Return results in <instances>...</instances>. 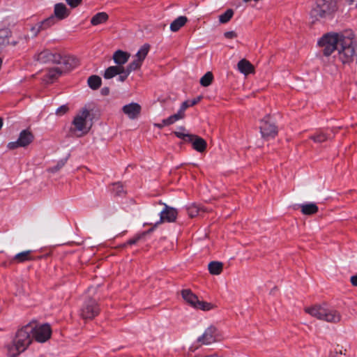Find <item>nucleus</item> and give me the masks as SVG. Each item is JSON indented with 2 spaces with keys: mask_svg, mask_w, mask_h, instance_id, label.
Returning a JSON list of instances; mask_svg holds the SVG:
<instances>
[{
  "mask_svg": "<svg viewBox=\"0 0 357 357\" xmlns=\"http://www.w3.org/2000/svg\"><path fill=\"white\" fill-rule=\"evenodd\" d=\"M33 330L31 324H29L17 330L13 342L7 345L9 356L16 357L27 349L33 340L31 335Z\"/></svg>",
  "mask_w": 357,
  "mask_h": 357,
  "instance_id": "obj_1",
  "label": "nucleus"
},
{
  "mask_svg": "<svg viewBox=\"0 0 357 357\" xmlns=\"http://www.w3.org/2000/svg\"><path fill=\"white\" fill-rule=\"evenodd\" d=\"M342 40V43H340L337 49L338 59L343 64H349L354 61L356 56V47L357 45L353 32L347 31V36Z\"/></svg>",
  "mask_w": 357,
  "mask_h": 357,
  "instance_id": "obj_2",
  "label": "nucleus"
},
{
  "mask_svg": "<svg viewBox=\"0 0 357 357\" xmlns=\"http://www.w3.org/2000/svg\"><path fill=\"white\" fill-rule=\"evenodd\" d=\"M347 36V31L344 33L331 32L324 34L318 41V45L321 47L323 54L326 56L331 55L335 51L337 50L340 43Z\"/></svg>",
  "mask_w": 357,
  "mask_h": 357,
  "instance_id": "obj_3",
  "label": "nucleus"
},
{
  "mask_svg": "<svg viewBox=\"0 0 357 357\" xmlns=\"http://www.w3.org/2000/svg\"><path fill=\"white\" fill-rule=\"evenodd\" d=\"M305 312L319 320L327 322L338 323L341 320V314L337 310L328 309L321 305H315L306 307Z\"/></svg>",
  "mask_w": 357,
  "mask_h": 357,
  "instance_id": "obj_4",
  "label": "nucleus"
},
{
  "mask_svg": "<svg viewBox=\"0 0 357 357\" xmlns=\"http://www.w3.org/2000/svg\"><path fill=\"white\" fill-rule=\"evenodd\" d=\"M339 0H317L316 6L311 10V16L316 20L327 17L337 10Z\"/></svg>",
  "mask_w": 357,
  "mask_h": 357,
  "instance_id": "obj_5",
  "label": "nucleus"
},
{
  "mask_svg": "<svg viewBox=\"0 0 357 357\" xmlns=\"http://www.w3.org/2000/svg\"><path fill=\"white\" fill-rule=\"evenodd\" d=\"M89 114L90 113L88 109H83L75 116L72 122L73 127L70 128V130L74 132L76 136L82 137L89 132L90 128L86 125V119Z\"/></svg>",
  "mask_w": 357,
  "mask_h": 357,
  "instance_id": "obj_6",
  "label": "nucleus"
},
{
  "mask_svg": "<svg viewBox=\"0 0 357 357\" xmlns=\"http://www.w3.org/2000/svg\"><path fill=\"white\" fill-rule=\"evenodd\" d=\"M29 324H31L32 328H33L31 335L33 339H35L36 341L43 343L50 338L52 330L50 324L38 325L35 321L29 322Z\"/></svg>",
  "mask_w": 357,
  "mask_h": 357,
  "instance_id": "obj_7",
  "label": "nucleus"
},
{
  "mask_svg": "<svg viewBox=\"0 0 357 357\" xmlns=\"http://www.w3.org/2000/svg\"><path fill=\"white\" fill-rule=\"evenodd\" d=\"M100 312V307L96 301L91 298H86L81 309L80 316L84 319H92Z\"/></svg>",
  "mask_w": 357,
  "mask_h": 357,
  "instance_id": "obj_8",
  "label": "nucleus"
},
{
  "mask_svg": "<svg viewBox=\"0 0 357 357\" xmlns=\"http://www.w3.org/2000/svg\"><path fill=\"white\" fill-rule=\"evenodd\" d=\"M33 135L28 130H23L20 132L18 139L15 142H10L7 144L10 150H14L19 147H26L33 140Z\"/></svg>",
  "mask_w": 357,
  "mask_h": 357,
  "instance_id": "obj_9",
  "label": "nucleus"
},
{
  "mask_svg": "<svg viewBox=\"0 0 357 357\" xmlns=\"http://www.w3.org/2000/svg\"><path fill=\"white\" fill-rule=\"evenodd\" d=\"M219 340H220V335L214 326L208 327L204 333L197 338V342L204 345H208Z\"/></svg>",
  "mask_w": 357,
  "mask_h": 357,
  "instance_id": "obj_10",
  "label": "nucleus"
},
{
  "mask_svg": "<svg viewBox=\"0 0 357 357\" xmlns=\"http://www.w3.org/2000/svg\"><path fill=\"white\" fill-rule=\"evenodd\" d=\"M34 59L40 63H56L61 61V54L52 52L49 50H44L34 56Z\"/></svg>",
  "mask_w": 357,
  "mask_h": 357,
  "instance_id": "obj_11",
  "label": "nucleus"
},
{
  "mask_svg": "<svg viewBox=\"0 0 357 357\" xmlns=\"http://www.w3.org/2000/svg\"><path fill=\"white\" fill-rule=\"evenodd\" d=\"M260 132L264 138L275 137L277 135V127L271 121L269 116L261 121Z\"/></svg>",
  "mask_w": 357,
  "mask_h": 357,
  "instance_id": "obj_12",
  "label": "nucleus"
},
{
  "mask_svg": "<svg viewBox=\"0 0 357 357\" xmlns=\"http://www.w3.org/2000/svg\"><path fill=\"white\" fill-rule=\"evenodd\" d=\"M178 212L176 208L164 204V208L160 213V222H173L176 220Z\"/></svg>",
  "mask_w": 357,
  "mask_h": 357,
  "instance_id": "obj_13",
  "label": "nucleus"
},
{
  "mask_svg": "<svg viewBox=\"0 0 357 357\" xmlns=\"http://www.w3.org/2000/svg\"><path fill=\"white\" fill-rule=\"evenodd\" d=\"M70 14V10L63 3H58L54 5V15H52L59 20H62L67 18Z\"/></svg>",
  "mask_w": 357,
  "mask_h": 357,
  "instance_id": "obj_14",
  "label": "nucleus"
},
{
  "mask_svg": "<svg viewBox=\"0 0 357 357\" xmlns=\"http://www.w3.org/2000/svg\"><path fill=\"white\" fill-rule=\"evenodd\" d=\"M122 110L130 119H135L141 112V106L138 103L131 102L124 105Z\"/></svg>",
  "mask_w": 357,
  "mask_h": 357,
  "instance_id": "obj_15",
  "label": "nucleus"
},
{
  "mask_svg": "<svg viewBox=\"0 0 357 357\" xmlns=\"http://www.w3.org/2000/svg\"><path fill=\"white\" fill-rule=\"evenodd\" d=\"M55 24V20L53 16H50L34 26L31 27V31L34 36H36L42 30H45Z\"/></svg>",
  "mask_w": 357,
  "mask_h": 357,
  "instance_id": "obj_16",
  "label": "nucleus"
},
{
  "mask_svg": "<svg viewBox=\"0 0 357 357\" xmlns=\"http://www.w3.org/2000/svg\"><path fill=\"white\" fill-rule=\"evenodd\" d=\"M188 142H190L192 148L198 152L202 153L206 149V142L197 135H191L190 137H188Z\"/></svg>",
  "mask_w": 357,
  "mask_h": 357,
  "instance_id": "obj_17",
  "label": "nucleus"
},
{
  "mask_svg": "<svg viewBox=\"0 0 357 357\" xmlns=\"http://www.w3.org/2000/svg\"><path fill=\"white\" fill-rule=\"evenodd\" d=\"M79 61L77 59L73 56H62L61 55V61L56 62L57 64H63L62 68L63 70H70L75 68L78 65Z\"/></svg>",
  "mask_w": 357,
  "mask_h": 357,
  "instance_id": "obj_18",
  "label": "nucleus"
},
{
  "mask_svg": "<svg viewBox=\"0 0 357 357\" xmlns=\"http://www.w3.org/2000/svg\"><path fill=\"white\" fill-rule=\"evenodd\" d=\"M112 58L116 66H123L128 61L130 54L119 50L114 53Z\"/></svg>",
  "mask_w": 357,
  "mask_h": 357,
  "instance_id": "obj_19",
  "label": "nucleus"
},
{
  "mask_svg": "<svg viewBox=\"0 0 357 357\" xmlns=\"http://www.w3.org/2000/svg\"><path fill=\"white\" fill-rule=\"evenodd\" d=\"M181 296L183 300L188 303L190 306L195 308L197 302H198L199 299L197 296L192 292L190 289H183L181 291Z\"/></svg>",
  "mask_w": 357,
  "mask_h": 357,
  "instance_id": "obj_20",
  "label": "nucleus"
},
{
  "mask_svg": "<svg viewBox=\"0 0 357 357\" xmlns=\"http://www.w3.org/2000/svg\"><path fill=\"white\" fill-rule=\"evenodd\" d=\"M334 136L333 135H331V133H328L324 130L318 131L314 135H312L310 137V139L313 140L316 143H322L324 142H326L328 139H331Z\"/></svg>",
  "mask_w": 357,
  "mask_h": 357,
  "instance_id": "obj_21",
  "label": "nucleus"
},
{
  "mask_svg": "<svg viewBox=\"0 0 357 357\" xmlns=\"http://www.w3.org/2000/svg\"><path fill=\"white\" fill-rule=\"evenodd\" d=\"M32 252V250L21 252L15 255L12 260L17 263H24L25 261H31L33 259V257L31 255Z\"/></svg>",
  "mask_w": 357,
  "mask_h": 357,
  "instance_id": "obj_22",
  "label": "nucleus"
},
{
  "mask_svg": "<svg viewBox=\"0 0 357 357\" xmlns=\"http://www.w3.org/2000/svg\"><path fill=\"white\" fill-rule=\"evenodd\" d=\"M300 208L301 209V212L304 215H313L315 214L318 211V206L314 203H306L301 204Z\"/></svg>",
  "mask_w": 357,
  "mask_h": 357,
  "instance_id": "obj_23",
  "label": "nucleus"
},
{
  "mask_svg": "<svg viewBox=\"0 0 357 357\" xmlns=\"http://www.w3.org/2000/svg\"><path fill=\"white\" fill-rule=\"evenodd\" d=\"M109 19V15L105 12L96 13L91 19V24L97 26L105 23Z\"/></svg>",
  "mask_w": 357,
  "mask_h": 357,
  "instance_id": "obj_24",
  "label": "nucleus"
},
{
  "mask_svg": "<svg viewBox=\"0 0 357 357\" xmlns=\"http://www.w3.org/2000/svg\"><path fill=\"white\" fill-rule=\"evenodd\" d=\"M121 70H123V66H109L105 70L103 77L106 79H112L116 75L122 73L123 71H121Z\"/></svg>",
  "mask_w": 357,
  "mask_h": 357,
  "instance_id": "obj_25",
  "label": "nucleus"
},
{
  "mask_svg": "<svg viewBox=\"0 0 357 357\" xmlns=\"http://www.w3.org/2000/svg\"><path fill=\"white\" fill-rule=\"evenodd\" d=\"M188 22L185 16H179L175 19L170 24V30L173 32L178 31Z\"/></svg>",
  "mask_w": 357,
  "mask_h": 357,
  "instance_id": "obj_26",
  "label": "nucleus"
},
{
  "mask_svg": "<svg viewBox=\"0 0 357 357\" xmlns=\"http://www.w3.org/2000/svg\"><path fill=\"white\" fill-rule=\"evenodd\" d=\"M238 69L241 73L248 75L253 71V66L248 61L242 59L238 63Z\"/></svg>",
  "mask_w": 357,
  "mask_h": 357,
  "instance_id": "obj_27",
  "label": "nucleus"
},
{
  "mask_svg": "<svg viewBox=\"0 0 357 357\" xmlns=\"http://www.w3.org/2000/svg\"><path fill=\"white\" fill-rule=\"evenodd\" d=\"M11 35V32L6 29L0 30V52L6 45H9V38Z\"/></svg>",
  "mask_w": 357,
  "mask_h": 357,
  "instance_id": "obj_28",
  "label": "nucleus"
},
{
  "mask_svg": "<svg viewBox=\"0 0 357 357\" xmlns=\"http://www.w3.org/2000/svg\"><path fill=\"white\" fill-rule=\"evenodd\" d=\"M63 73V70L60 68H53L48 70L46 75V80L47 82H53L55 79L59 77Z\"/></svg>",
  "mask_w": 357,
  "mask_h": 357,
  "instance_id": "obj_29",
  "label": "nucleus"
},
{
  "mask_svg": "<svg viewBox=\"0 0 357 357\" xmlns=\"http://www.w3.org/2000/svg\"><path fill=\"white\" fill-rule=\"evenodd\" d=\"M222 263L219 261H211L208 264L209 273L212 275H220L222 271Z\"/></svg>",
  "mask_w": 357,
  "mask_h": 357,
  "instance_id": "obj_30",
  "label": "nucleus"
},
{
  "mask_svg": "<svg viewBox=\"0 0 357 357\" xmlns=\"http://www.w3.org/2000/svg\"><path fill=\"white\" fill-rule=\"evenodd\" d=\"M89 86L93 90H97L101 86V78L98 75H91L88 78Z\"/></svg>",
  "mask_w": 357,
  "mask_h": 357,
  "instance_id": "obj_31",
  "label": "nucleus"
},
{
  "mask_svg": "<svg viewBox=\"0 0 357 357\" xmlns=\"http://www.w3.org/2000/svg\"><path fill=\"white\" fill-rule=\"evenodd\" d=\"M149 49L150 45L149 44H144L142 46L136 54L137 59L143 62L149 53Z\"/></svg>",
  "mask_w": 357,
  "mask_h": 357,
  "instance_id": "obj_32",
  "label": "nucleus"
},
{
  "mask_svg": "<svg viewBox=\"0 0 357 357\" xmlns=\"http://www.w3.org/2000/svg\"><path fill=\"white\" fill-rule=\"evenodd\" d=\"M213 75L211 72H207L201 79L200 84L203 86H208L213 81Z\"/></svg>",
  "mask_w": 357,
  "mask_h": 357,
  "instance_id": "obj_33",
  "label": "nucleus"
},
{
  "mask_svg": "<svg viewBox=\"0 0 357 357\" xmlns=\"http://www.w3.org/2000/svg\"><path fill=\"white\" fill-rule=\"evenodd\" d=\"M112 188L111 190L115 195L122 196L123 195L125 194L123 186L121 183H114L112 185Z\"/></svg>",
  "mask_w": 357,
  "mask_h": 357,
  "instance_id": "obj_34",
  "label": "nucleus"
},
{
  "mask_svg": "<svg viewBox=\"0 0 357 357\" xmlns=\"http://www.w3.org/2000/svg\"><path fill=\"white\" fill-rule=\"evenodd\" d=\"M234 11L231 9L227 10L224 13L219 16V21L222 24L228 22L233 17Z\"/></svg>",
  "mask_w": 357,
  "mask_h": 357,
  "instance_id": "obj_35",
  "label": "nucleus"
},
{
  "mask_svg": "<svg viewBox=\"0 0 357 357\" xmlns=\"http://www.w3.org/2000/svg\"><path fill=\"white\" fill-rule=\"evenodd\" d=\"M142 62L137 59L130 63L125 68L128 73L139 69L142 66Z\"/></svg>",
  "mask_w": 357,
  "mask_h": 357,
  "instance_id": "obj_36",
  "label": "nucleus"
},
{
  "mask_svg": "<svg viewBox=\"0 0 357 357\" xmlns=\"http://www.w3.org/2000/svg\"><path fill=\"white\" fill-rule=\"evenodd\" d=\"M213 305L211 303H208L203 301H198L195 307V309L202 310L204 311H208L213 308Z\"/></svg>",
  "mask_w": 357,
  "mask_h": 357,
  "instance_id": "obj_37",
  "label": "nucleus"
},
{
  "mask_svg": "<svg viewBox=\"0 0 357 357\" xmlns=\"http://www.w3.org/2000/svg\"><path fill=\"white\" fill-rule=\"evenodd\" d=\"M187 211H188V214L189 215V216L191 218H193V217L197 216L199 214V208L197 206L193 204V205L190 206L187 208Z\"/></svg>",
  "mask_w": 357,
  "mask_h": 357,
  "instance_id": "obj_38",
  "label": "nucleus"
},
{
  "mask_svg": "<svg viewBox=\"0 0 357 357\" xmlns=\"http://www.w3.org/2000/svg\"><path fill=\"white\" fill-rule=\"evenodd\" d=\"M181 119V116H178L176 114L174 115L170 116L169 117L164 119L165 124H167L168 126L172 125L176 121Z\"/></svg>",
  "mask_w": 357,
  "mask_h": 357,
  "instance_id": "obj_39",
  "label": "nucleus"
},
{
  "mask_svg": "<svg viewBox=\"0 0 357 357\" xmlns=\"http://www.w3.org/2000/svg\"><path fill=\"white\" fill-rule=\"evenodd\" d=\"M144 235H145V233H142L141 234H138V235L135 236L132 238H130V240H128L125 243V245H134V244L137 243Z\"/></svg>",
  "mask_w": 357,
  "mask_h": 357,
  "instance_id": "obj_40",
  "label": "nucleus"
},
{
  "mask_svg": "<svg viewBox=\"0 0 357 357\" xmlns=\"http://www.w3.org/2000/svg\"><path fill=\"white\" fill-rule=\"evenodd\" d=\"M66 1L71 8H75L82 3V0H66Z\"/></svg>",
  "mask_w": 357,
  "mask_h": 357,
  "instance_id": "obj_41",
  "label": "nucleus"
},
{
  "mask_svg": "<svg viewBox=\"0 0 357 357\" xmlns=\"http://www.w3.org/2000/svg\"><path fill=\"white\" fill-rule=\"evenodd\" d=\"M201 99H202V97L198 96L196 98H194L192 100H185L183 103H186V105H188V108L189 107L195 105L197 103H198L200 101Z\"/></svg>",
  "mask_w": 357,
  "mask_h": 357,
  "instance_id": "obj_42",
  "label": "nucleus"
},
{
  "mask_svg": "<svg viewBox=\"0 0 357 357\" xmlns=\"http://www.w3.org/2000/svg\"><path fill=\"white\" fill-rule=\"evenodd\" d=\"M65 163H66V160H60L59 162H58L56 165L50 168V171L52 172H56L59 171L61 167H63L64 166Z\"/></svg>",
  "mask_w": 357,
  "mask_h": 357,
  "instance_id": "obj_43",
  "label": "nucleus"
},
{
  "mask_svg": "<svg viewBox=\"0 0 357 357\" xmlns=\"http://www.w3.org/2000/svg\"><path fill=\"white\" fill-rule=\"evenodd\" d=\"M68 111V107L67 105H63L60 106L56 111V114L58 116H62L65 114Z\"/></svg>",
  "mask_w": 357,
  "mask_h": 357,
  "instance_id": "obj_44",
  "label": "nucleus"
},
{
  "mask_svg": "<svg viewBox=\"0 0 357 357\" xmlns=\"http://www.w3.org/2000/svg\"><path fill=\"white\" fill-rule=\"evenodd\" d=\"M187 108L188 105H186V103H182L179 110L176 114L178 115V116H181V119H183L185 116L184 112Z\"/></svg>",
  "mask_w": 357,
  "mask_h": 357,
  "instance_id": "obj_45",
  "label": "nucleus"
},
{
  "mask_svg": "<svg viewBox=\"0 0 357 357\" xmlns=\"http://www.w3.org/2000/svg\"><path fill=\"white\" fill-rule=\"evenodd\" d=\"M123 72L121 73L119 75V77L118 78L119 81L123 82H124L127 77H128V75L130 74V73H127V70L125 69V68L123 66V70H121Z\"/></svg>",
  "mask_w": 357,
  "mask_h": 357,
  "instance_id": "obj_46",
  "label": "nucleus"
},
{
  "mask_svg": "<svg viewBox=\"0 0 357 357\" xmlns=\"http://www.w3.org/2000/svg\"><path fill=\"white\" fill-rule=\"evenodd\" d=\"M174 135L178 137V138H180V139H183L184 141L185 142H188V137H190L191 135L190 134H184L181 132H178V131H176L174 132Z\"/></svg>",
  "mask_w": 357,
  "mask_h": 357,
  "instance_id": "obj_47",
  "label": "nucleus"
},
{
  "mask_svg": "<svg viewBox=\"0 0 357 357\" xmlns=\"http://www.w3.org/2000/svg\"><path fill=\"white\" fill-rule=\"evenodd\" d=\"M224 36L226 38L232 39L237 36V34L234 31H227L224 33Z\"/></svg>",
  "mask_w": 357,
  "mask_h": 357,
  "instance_id": "obj_48",
  "label": "nucleus"
},
{
  "mask_svg": "<svg viewBox=\"0 0 357 357\" xmlns=\"http://www.w3.org/2000/svg\"><path fill=\"white\" fill-rule=\"evenodd\" d=\"M350 282L353 286L357 287V273L351 277Z\"/></svg>",
  "mask_w": 357,
  "mask_h": 357,
  "instance_id": "obj_49",
  "label": "nucleus"
},
{
  "mask_svg": "<svg viewBox=\"0 0 357 357\" xmlns=\"http://www.w3.org/2000/svg\"><path fill=\"white\" fill-rule=\"evenodd\" d=\"M347 1L349 6L357 8V0H347Z\"/></svg>",
  "mask_w": 357,
  "mask_h": 357,
  "instance_id": "obj_50",
  "label": "nucleus"
},
{
  "mask_svg": "<svg viewBox=\"0 0 357 357\" xmlns=\"http://www.w3.org/2000/svg\"><path fill=\"white\" fill-rule=\"evenodd\" d=\"M154 126L158 128H162L165 126H167V124H165L164 119L160 123H155Z\"/></svg>",
  "mask_w": 357,
  "mask_h": 357,
  "instance_id": "obj_51",
  "label": "nucleus"
},
{
  "mask_svg": "<svg viewBox=\"0 0 357 357\" xmlns=\"http://www.w3.org/2000/svg\"><path fill=\"white\" fill-rule=\"evenodd\" d=\"M102 93L103 95H107L109 93V89L108 88L102 89Z\"/></svg>",
  "mask_w": 357,
  "mask_h": 357,
  "instance_id": "obj_52",
  "label": "nucleus"
},
{
  "mask_svg": "<svg viewBox=\"0 0 357 357\" xmlns=\"http://www.w3.org/2000/svg\"><path fill=\"white\" fill-rule=\"evenodd\" d=\"M20 43L19 40H13L11 42H10V45H13V46H15L17 45L18 43Z\"/></svg>",
  "mask_w": 357,
  "mask_h": 357,
  "instance_id": "obj_53",
  "label": "nucleus"
},
{
  "mask_svg": "<svg viewBox=\"0 0 357 357\" xmlns=\"http://www.w3.org/2000/svg\"><path fill=\"white\" fill-rule=\"evenodd\" d=\"M337 354V351H335V353L331 352L328 355V357H336Z\"/></svg>",
  "mask_w": 357,
  "mask_h": 357,
  "instance_id": "obj_54",
  "label": "nucleus"
},
{
  "mask_svg": "<svg viewBox=\"0 0 357 357\" xmlns=\"http://www.w3.org/2000/svg\"><path fill=\"white\" fill-rule=\"evenodd\" d=\"M2 126H3V121H2V119L0 118V130L2 128Z\"/></svg>",
  "mask_w": 357,
  "mask_h": 357,
  "instance_id": "obj_55",
  "label": "nucleus"
},
{
  "mask_svg": "<svg viewBox=\"0 0 357 357\" xmlns=\"http://www.w3.org/2000/svg\"><path fill=\"white\" fill-rule=\"evenodd\" d=\"M153 231V228H151V229H149L147 231H146V232H144V233H145V234H147V233H150V232H151V231Z\"/></svg>",
  "mask_w": 357,
  "mask_h": 357,
  "instance_id": "obj_56",
  "label": "nucleus"
},
{
  "mask_svg": "<svg viewBox=\"0 0 357 357\" xmlns=\"http://www.w3.org/2000/svg\"><path fill=\"white\" fill-rule=\"evenodd\" d=\"M337 354L345 355V353H343L341 350L337 351Z\"/></svg>",
  "mask_w": 357,
  "mask_h": 357,
  "instance_id": "obj_57",
  "label": "nucleus"
},
{
  "mask_svg": "<svg viewBox=\"0 0 357 357\" xmlns=\"http://www.w3.org/2000/svg\"><path fill=\"white\" fill-rule=\"evenodd\" d=\"M158 223H160V221H159V222H158L155 226H153V229H154V228H155L156 225H157Z\"/></svg>",
  "mask_w": 357,
  "mask_h": 357,
  "instance_id": "obj_58",
  "label": "nucleus"
}]
</instances>
